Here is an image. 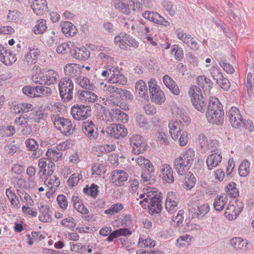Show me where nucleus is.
<instances>
[{
	"label": "nucleus",
	"instance_id": "nucleus-1",
	"mask_svg": "<svg viewBox=\"0 0 254 254\" xmlns=\"http://www.w3.org/2000/svg\"><path fill=\"white\" fill-rule=\"evenodd\" d=\"M206 118L209 123L221 126L224 123V112L217 98L210 100L206 112Z\"/></svg>",
	"mask_w": 254,
	"mask_h": 254
},
{
	"label": "nucleus",
	"instance_id": "nucleus-2",
	"mask_svg": "<svg viewBox=\"0 0 254 254\" xmlns=\"http://www.w3.org/2000/svg\"><path fill=\"white\" fill-rule=\"evenodd\" d=\"M162 196L160 192L152 190L146 193V197L144 201L148 203L149 212L152 215L158 214L162 209Z\"/></svg>",
	"mask_w": 254,
	"mask_h": 254
},
{
	"label": "nucleus",
	"instance_id": "nucleus-3",
	"mask_svg": "<svg viewBox=\"0 0 254 254\" xmlns=\"http://www.w3.org/2000/svg\"><path fill=\"white\" fill-rule=\"evenodd\" d=\"M51 119L55 127L64 135L70 134L75 129V125L69 119L61 117L58 113L54 112L51 115Z\"/></svg>",
	"mask_w": 254,
	"mask_h": 254
},
{
	"label": "nucleus",
	"instance_id": "nucleus-4",
	"mask_svg": "<svg viewBox=\"0 0 254 254\" xmlns=\"http://www.w3.org/2000/svg\"><path fill=\"white\" fill-rule=\"evenodd\" d=\"M189 94L194 107L197 111L204 112L206 110L207 102L203 96L202 92L196 85H192L189 88Z\"/></svg>",
	"mask_w": 254,
	"mask_h": 254
},
{
	"label": "nucleus",
	"instance_id": "nucleus-5",
	"mask_svg": "<svg viewBox=\"0 0 254 254\" xmlns=\"http://www.w3.org/2000/svg\"><path fill=\"white\" fill-rule=\"evenodd\" d=\"M13 110V112L18 114L31 112L29 116L37 122H39L40 119L45 118L46 116L41 111H36L34 109L32 104L27 103H20L14 105Z\"/></svg>",
	"mask_w": 254,
	"mask_h": 254
},
{
	"label": "nucleus",
	"instance_id": "nucleus-6",
	"mask_svg": "<svg viewBox=\"0 0 254 254\" xmlns=\"http://www.w3.org/2000/svg\"><path fill=\"white\" fill-rule=\"evenodd\" d=\"M60 95L64 102L71 100L73 97L74 85L69 77H64L61 79L59 83Z\"/></svg>",
	"mask_w": 254,
	"mask_h": 254
},
{
	"label": "nucleus",
	"instance_id": "nucleus-7",
	"mask_svg": "<svg viewBox=\"0 0 254 254\" xmlns=\"http://www.w3.org/2000/svg\"><path fill=\"white\" fill-rule=\"evenodd\" d=\"M198 142L202 152H206L210 150L211 153L221 152L218 149V144L216 140L210 139L207 140V137L204 134H200L198 137Z\"/></svg>",
	"mask_w": 254,
	"mask_h": 254
},
{
	"label": "nucleus",
	"instance_id": "nucleus-8",
	"mask_svg": "<svg viewBox=\"0 0 254 254\" xmlns=\"http://www.w3.org/2000/svg\"><path fill=\"white\" fill-rule=\"evenodd\" d=\"M243 208V204L239 200L230 202L228 205L224 215L230 220L235 219L242 211Z\"/></svg>",
	"mask_w": 254,
	"mask_h": 254
},
{
	"label": "nucleus",
	"instance_id": "nucleus-9",
	"mask_svg": "<svg viewBox=\"0 0 254 254\" xmlns=\"http://www.w3.org/2000/svg\"><path fill=\"white\" fill-rule=\"evenodd\" d=\"M39 171L38 173L40 179L43 180L42 176H50L53 173L55 167L54 162L50 159L46 158H41L39 159L38 162Z\"/></svg>",
	"mask_w": 254,
	"mask_h": 254
},
{
	"label": "nucleus",
	"instance_id": "nucleus-10",
	"mask_svg": "<svg viewBox=\"0 0 254 254\" xmlns=\"http://www.w3.org/2000/svg\"><path fill=\"white\" fill-rule=\"evenodd\" d=\"M106 132L115 138L124 137L127 134V130L121 124H112L107 127Z\"/></svg>",
	"mask_w": 254,
	"mask_h": 254
},
{
	"label": "nucleus",
	"instance_id": "nucleus-11",
	"mask_svg": "<svg viewBox=\"0 0 254 254\" xmlns=\"http://www.w3.org/2000/svg\"><path fill=\"white\" fill-rule=\"evenodd\" d=\"M176 33L178 38L186 44L191 50L196 51L199 49V45L197 41L190 34L180 30H176Z\"/></svg>",
	"mask_w": 254,
	"mask_h": 254
},
{
	"label": "nucleus",
	"instance_id": "nucleus-12",
	"mask_svg": "<svg viewBox=\"0 0 254 254\" xmlns=\"http://www.w3.org/2000/svg\"><path fill=\"white\" fill-rule=\"evenodd\" d=\"M91 111L89 106L85 105L74 106L71 108V114L76 120H84L88 117V113Z\"/></svg>",
	"mask_w": 254,
	"mask_h": 254
},
{
	"label": "nucleus",
	"instance_id": "nucleus-13",
	"mask_svg": "<svg viewBox=\"0 0 254 254\" xmlns=\"http://www.w3.org/2000/svg\"><path fill=\"white\" fill-rule=\"evenodd\" d=\"M40 53L38 49L29 48L28 51L24 54L22 59L24 65L30 66L35 64L37 63Z\"/></svg>",
	"mask_w": 254,
	"mask_h": 254
},
{
	"label": "nucleus",
	"instance_id": "nucleus-14",
	"mask_svg": "<svg viewBox=\"0 0 254 254\" xmlns=\"http://www.w3.org/2000/svg\"><path fill=\"white\" fill-rule=\"evenodd\" d=\"M82 129L84 134L90 140L94 141L97 138L98 136L97 127L92 122H84Z\"/></svg>",
	"mask_w": 254,
	"mask_h": 254
},
{
	"label": "nucleus",
	"instance_id": "nucleus-15",
	"mask_svg": "<svg viewBox=\"0 0 254 254\" xmlns=\"http://www.w3.org/2000/svg\"><path fill=\"white\" fill-rule=\"evenodd\" d=\"M130 144L132 147V152L135 154L143 153L145 150L146 144L143 142L139 135H133L130 138Z\"/></svg>",
	"mask_w": 254,
	"mask_h": 254
},
{
	"label": "nucleus",
	"instance_id": "nucleus-16",
	"mask_svg": "<svg viewBox=\"0 0 254 254\" xmlns=\"http://www.w3.org/2000/svg\"><path fill=\"white\" fill-rule=\"evenodd\" d=\"M229 121L234 128H238L243 124V119L238 109L235 107L231 108L228 113Z\"/></svg>",
	"mask_w": 254,
	"mask_h": 254
},
{
	"label": "nucleus",
	"instance_id": "nucleus-17",
	"mask_svg": "<svg viewBox=\"0 0 254 254\" xmlns=\"http://www.w3.org/2000/svg\"><path fill=\"white\" fill-rule=\"evenodd\" d=\"M159 177L164 183L172 184L174 182L173 171L169 164H163L161 165Z\"/></svg>",
	"mask_w": 254,
	"mask_h": 254
},
{
	"label": "nucleus",
	"instance_id": "nucleus-18",
	"mask_svg": "<svg viewBox=\"0 0 254 254\" xmlns=\"http://www.w3.org/2000/svg\"><path fill=\"white\" fill-rule=\"evenodd\" d=\"M210 207L208 203L191 207L189 211L193 218L202 219L209 211Z\"/></svg>",
	"mask_w": 254,
	"mask_h": 254
},
{
	"label": "nucleus",
	"instance_id": "nucleus-19",
	"mask_svg": "<svg viewBox=\"0 0 254 254\" xmlns=\"http://www.w3.org/2000/svg\"><path fill=\"white\" fill-rule=\"evenodd\" d=\"M25 144L27 149L33 152L31 155V158L37 159L40 157L42 154V151L39 148V144L37 141L33 138H30L25 140Z\"/></svg>",
	"mask_w": 254,
	"mask_h": 254
},
{
	"label": "nucleus",
	"instance_id": "nucleus-20",
	"mask_svg": "<svg viewBox=\"0 0 254 254\" xmlns=\"http://www.w3.org/2000/svg\"><path fill=\"white\" fill-rule=\"evenodd\" d=\"M197 86L199 90L203 91L205 96L209 95L210 94V89L212 88L211 86V80L204 76H199L196 78Z\"/></svg>",
	"mask_w": 254,
	"mask_h": 254
},
{
	"label": "nucleus",
	"instance_id": "nucleus-21",
	"mask_svg": "<svg viewBox=\"0 0 254 254\" xmlns=\"http://www.w3.org/2000/svg\"><path fill=\"white\" fill-rule=\"evenodd\" d=\"M169 133L172 139L177 140L179 134L182 132L184 128V125L181 121H172L169 123Z\"/></svg>",
	"mask_w": 254,
	"mask_h": 254
},
{
	"label": "nucleus",
	"instance_id": "nucleus-22",
	"mask_svg": "<svg viewBox=\"0 0 254 254\" xmlns=\"http://www.w3.org/2000/svg\"><path fill=\"white\" fill-rule=\"evenodd\" d=\"M110 120L113 122L120 121L123 123L128 120V115L118 108L112 109L108 112Z\"/></svg>",
	"mask_w": 254,
	"mask_h": 254
},
{
	"label": "nucleus",
	"instance_id": "nucleus-23",
	"mask_svg": "<svg viewBox=\"0 0 254 254\" xmlns=\"http://www.w3.org/2000/svg\"><path fill=\"white\" fill-rule=\"evenodd\" d=\"M128 174L122 170H115L112 173V181L117 186H121L127 181Z\"/></svg>",
	"mask_w": 254,
	"mask_h": 254
},
{
	"label": "nucleus",
	"instance_id": "nucleus-24",
	"mask_svg": "<svg viewBox=\"0 0 254 254\" xmlns=\"http://www.w3.org/2000/svg\"><path fill=\"white\" fill-rule=\"evenodd\" d=\"M71 56L79 60L85 61L87 60L90 55V53L84 47H75L70 50Z\"/></svg>",
	"mask_w": 254,
	"mask_h": 254
},
{
	"label": "nucleus",
	"instance_id": "nucleus-25",
	"mask_svg": "<svg viewBox=\"0 0 254 254\" xmlns=\"http://www.w3.org/2000/svg\"><path fill=\"white\" fill-rule=\"evenodd\" d=\"M97 98V95L91 91L83 90L78 91V98L83 103H93Z\"/></svg>",
	"mask_w": 254,
	"mask_h": 254
},
{
	"label": "nucleus",
	"instance_id": "nucleus-26",
	"mask_svg": "<svg viewBox=\"0 0 254 254\" xmlns=\"http://www.w3.org/2000/svg\"><path fill=\"white\" fill-rule=\"evenodd\" d=\"M109 81L110 83H119L121 85H125L127 82V78L116 67L113 70V73L111 74Z\"/></svg>",
	"mask_w": 254,
	"mask_h": 254
},
{
	"label": "nucleus",
	"instance_id": "nucleus-27",
	"mask_svg": "<svg viewBox=\"0 0 254 254\" xmlns=\"http://www.w3.org/2000/svg\"><path fill=\"white\" fill-rule=\"evenodd\" d=\"M222 161L221 152L213 153L207 158L206 164L209 170H212L217 166Z\"/></svg>",
	"mask_w": 254,
	"mask_h": 254
},
{
	"label": "nucleus",
	"instance_id": "nucleus-28",
	"mask_svg": "<svg viewBox=\"0 0 254 254\" xmlns=\"http://www.w3.org/2000/svg\"><path fill=\"white\" fill-rule=\"evenodd\" d=\"M31 8L36 15H42L47 9L46 0H33L31 4Z\"/></svg>",
	"mask_w": 254,
	"mask_h": 254
},
{
	"label": "nucleus",
	"instance_id": "nucleus-29",
	"mask_svg": "<svg viewBox=\"0 0 254 254\" xmlns=\"http://www.w3.org/2000/svg\"><path fill=\"white\" fill-rule=\"evenodd\" d=\"M64 72L69 76L78 77L80 74L79 65L76 64H67L64 67Z\"/></svg>",
	"mask_w": 254,
	"mask_h": 254
},
{
	"label": "nucleus",
	"instance_id": "nucleus-30",
	"mask_svg": "<svg viewBox=\"0 0 254 254\" xmlns=\"http://www.w3.org/2000/svg\"><path fill=\"white\" fill-rule=\"evenodd\" d=\"M163 81L165 86L173 94L178 95L180 94V91L178 86L170 76H164Z\"/></svg>",
	"mask_w": 254,
	"mask_h": 254
},
{
	"label": "nucleus",
	"instance_id": "nucleus-31",
	"mask_svg": "<svg viewBox=\"0 0 254 254\" xmlns=\"http://www.w3.org/2000/svg\"><path fill=\"white\" fill-rule=\"evenodd\" d=\"M16 60V54L10 50H5L0 54V61L5 65H11Z\"/></svg>",
	"mask_w": 254,
	"mask_h": 254
},
{
	"label": "nucleus",
	"instance_id": "nucleus-32",
	"mask_svg": "<svg viewBox=\"0 0 254 254\" xmlns=\"http://www.w3.org/2000/svg\"><path fill=\"white\" fill-rule=\"evenodd\" d=\"M135 90L136 93L139 95L140 98L148 99L147 87L145 82L143 80H139L135 85Z\"/></svg>",
	"mask_w": 254,
	"mask_h": 254
},
{
	"label": "nucleus",
	"instance_id": "nucleus-33",
	"mask_svg": "<svg viewBox=\"0 0 254 254\" xmlns=\"http://www.w3.org/2000/svg\"><path fill=\"white\" fill-rule=\"evenodd\" d=\"M61 30L66 36H73L76 33L77 29L75 26L69 21H64L61 23Z\"/></svg>",
	"mask_w": 254,
	"mask_h": 254
},
{
	"label": "nucleus",
	"instance_id": "nucleus-34",
	"mask_svg": "<svg viewBox=\"0 0 254 254\" xmlns=\"http://www.w3.org/2000/svg\"><path fill=\"white\" fill-rule=\"evenodd\" d=\"M45 184L49 187L50 191L54 193L60 186V179L55 176H48L45 181Z\"/></svg>",
	"mask_w": 254,
	"mask_h": 254
},
{
	"label": "nucleus",
	"instance_id": "nucleus-35",
	"mask_svg": "<svg viewBox=\"0 0 254 254\" xmlns=\"http://www.w3.org/2000/svg\"><path fill=\"white\" fill-rule=\"evenodd\" d=\"M194 151L192 149H189L184 153L182 154L179 157L178 159H180V160L183 161V163H185L190 168L191 166L193 159L194 158Z\"/></svg>",
	"mask_w": 254,
	"mask_h": 254
},
{
	"label": "nucleus",
	"instance_id": "nucleus-36",
	"mask_svg": "<svg viewBox=\"0 0 254 254\" xmlns=\"http://www.w3.org/2000/svg\"><path fill=\"white\" fill-rule=\"evenodd\" d=\"M231 246L236 250H246L248 248L247 240H244L240 237L232 238L230 241Z\"/></svg>",
	"mask_w": 254,
	"mask_h": 254
},
{
	"label": "nucleus",
	"instance_id": "nucleus-37",
	"mask_svg": "<svg viewBox=\"0 0 254 254\" xmlns=\"http://www.w3.org/2000/svg\"><path fill=\"white\" fill-rule=\"evenodd\" d=\"M142 15L145 19L155 23H162V21L164 20V18L159 14L153 11H144Z\"/></svg>",
	"mask_w": 254,
	"mask_h": 254
},
{
	"label": "nucleus",
	"instance_id": "nucleus-38",
	"mask_svg": "<svg viewBox=\"0 0 254 254\" xmlns=\"http://www.w3.org/2000/svg\"><path fill=\"white\" fill-rule=\"evenodd\" d=\"M135 160L136 163L141 167L147 170L149 172H154V167L149 160L142 156L132 158V160Z\"/></svg>",
	"mask_w": 254,
	"mask_h": 254
},
{
	"label": "nucleus",
	"instance_id": "nucleus-39",
	"mask_svg": "<svg viewBox=\"0 0 254 254\" xmlns=\"http://www.w3.org/2000/svg\"><path fill=\"white\" fill-rule=\"evenodd\" d=\"M76 83L82 88L86 90H93L95 88L94 84L86 77L78 76L76 78Z\"/></svg>",
	"mask_w": 254,
	"mask_h": 254
},
{
	"label": "nucleus",
	"instance_id": "nucleus-40",
	"mask_svg": "<svg viewBox=\"0 0 254 254\" xmlns=\"http://www.w3.org/2000/svg\"><path fill=\"white\" fill-rule=\"evenodd\" d=\"M185 164L183 163V161L180 160V159L177 158L175 159L174 166L179 175H185L186 172L190 169V167Z\"/></svg>",
	"mask_w": 254,
	"mask_h": 254
},
{
	"label": "nucleus",
	"instance_id": "nucleus-41",
	"mask_svg": "<svg viewBox=\"0 0 254 254\" xmlns=\"http://www.w3.org/2000/svg\"><path fill=\"white\" fill-rule=\"evenodd\" d=\"M58 74L53 70H49L44 72V84L50 85L54 84L57 79Z\"/></svg>",
	"mask_w": 254,
	"mask_h": 254
},
{
	"label": "nucleus",
	"instance_id": "nucleus-42",
	"mask_svg": "<svg viewBox=\"0 0 254 254\" xmlns=\"http://www.w3.org/2000/svg\"><path fill=\"white\" fill-rule=\"evenodd\" d=\"M227 200L226 197H224V196H217L214 200V208L217 211H222L227 203Z\"/></svg>",
	"mask_w": 254,
	"mask_h": 254
},
{
	"label": "nucleus",
	"instance_id": "nucleus-43",
	"mask_svg": "<svg viewBox=\"0 0 254 254\" xmlns=\"http://www.w3.org/2000/svg\"><path fill=\"white\" fill-rule=\"evenodd\" d=\"M196 179L194 176L190 172H189L187 177H185L183 181V187L187 190H190L192 189L195 184Z\"/></svg>",
	"mask_w": 254,
	"mask_h": 254
},
{
	"label": "nucleus",
	"instance_id": "nucleus-44",
	"mask_svg": "<svg viewBox=\"0 0 254 254\" xmlns=\"http://www.w3.org/2000/svg\"><path fill=\"white\" fill-rule=\"evenodd\" d=\"M47 29L46 21L41 19L37 20L35 26L33 28V32L35 34H42Z\"/></svg>",
	"mask_w": 254,
	"mask_h": 254
},
{
	"label": "nucleus",
	"instance_id": "nucleus-45",
	"mask_svg": "<svg viewBox=\"0 0 254 254\" xmlns=\"http://www.w3.org/2000/svg\"><path fill=\"white\" fill-rule=\"evenodd\" d=\"M250 172V163L244 160L241 163L239 167V174L242 177L247 176Z\"/></svg>",
	"mask_w": 254,
	"mask_h": 254
},
{
	"label": "nucleus",
	"instance_id": "nucleus-46",
	"mask_svg": "<svg viewBox=\"0 0 254 254\" xmlns=\"http://www.w3.org/2000/svg\"><path fill=\"white\" fill-rule=\"evenodd\" d=\"M150 94L152 101L157 104H161L165 100L164 94L160 88L156 90L154 92H151Z\"/></svg>",
	"mask_w": 254,
	"mask_h": 254
},
{
	"label": "nucleus",
	"instance_id": "nucleus-47",
	"mask_svg": "<svg viewBox=\"0 0 254 254\" xmlns=\"http://www.w3.org/2000/svg\"><path fill=\"white\" fill-rule=\"evenodd\" d=\"M41 214L39 216V220L43 222H50L52 221L50 211L47 207H42L41 209Z\"/></svg>",
	"mask_w": 254,
	"mask_h": 254
},
{
	"label": "nucleus",
	"instance_id": "nucleus-48",
	"mask_svg": "<svg viewBox=\"0 0 254 254\" xmlns=\"http://www.w3.org/2000/svg\"><path fill=\"white\" fill-rule=\"evenodd\" d=\"M81 171L80 173H74L70 176L67 181V184L69 187L72 188L78 184L80 179L82 178Z\"/></svg>",
	"mask_w": 254,
	"mask_h": 254
},
{
	"label": "nucleus",
	"instance_id": "nucleus-49",
	"mask_svg": "<svg viewBox=\"0 0 254 254\" xmlns=\"http://www.w3.org/2000/svg\"><path fill=\"white\" fill-rule=\"evenodd\" d=\"M46 155L49 158L56 162L61 160L63 157L62 152H58L56 150L52 148L48 150Z\"/></svg>",
	"mask_w": 254,
	"mask_h": 254
},
{
	"label": "nucleus",
	"instance_id": "nucleus-50",
	"mask_svg": "<svg viewBox=\"0 0 254 254\" xmlns=\"http://www.w3.org/2000/svg\"><path fill=\"white\" fill-rule=\"evenodd\" d=\"M44 40L47 45L52 46L57 42L58 38L55 31L48 32L44 37Z\"/></svg>",
	"mask_w": 254,
	"mask_h": 254
},
{
	"label": "nucleus",
	"instance_id": "nucleus-51",
	"mask_svg": "<svg viewBox=\"0 0 254 254\" xmlns=\"http://www.w3.org/2000/svg\"><path fill=\"white\" fill-rule=\"evenodd\" d=\"M236 184L234 182L229 183L226 188V191L231 197L236 198L239 195V191L236 188Z\"/></svg>",
	"mask_w": 254,
	"mask_h": 254
},
{
	"label": "nucleus",
	"instance_id": "nucleus-52",
	"mask_svg": "<svg viewBox=\"0 0 254 254\" xmlns=\"http://www.w3.org/2000/svg\"><path fill=\"white\" fill-rule=\"evenodd\" d=\"M32 120L33 119H31V117H28L27 115H20L19 117L15 119V123L17 125L23 127L31 123Z\"/></svg>",
	"mask_w": 254,
	"mask_h": 254
},
{
	"label": "nucleus",
	"instance_id": "nucleus-53",
	"mask_svg": "<svg viewBox=\"0 0 254 254\" xmlns=\"http://www.w3.org/2000/svg\"><path fill=\"white\" fill-rule=\"evenodd\" d=\"M5 193L11 205L14 207H17L19 204V200L15 194L10 189H7Z\"/></svg>",
	"mask_w": 254,
	"mask_h": 254
},
{
	"label": "nucleus",
	"instance_id": "nucleus-54",
	"mask_svg": "<svg viewBox=\"0 0 254 254\" xmlns=\"http://www.w3.org/2000/svg\"><path fill=\"white\" fill-rule=\"evenodd\" d=\"M123 208L124 206L121 203L114 204L110 208L105 211V213L110 215H114L115 213L119 212Z\"/></svg>",
	"mask_w": 254,
	"mask_h": 254
},
{
	"label": "nucleus",
	"instance_id": "nucleus-55",
	"mask_svg": "<svg viewBox=\"0 0 254 254\" xmlns=\"http://www.w3.org/2000/svg\"><path fill=\"white\" fill-rule=\"evenodd\" d=\"M83 192L88 195L95 197L98 193V186L92 184L89 188L86 186L83 189Z\"/></svg>",
	"mask_w": 254,
	"mask_h": 254
},
{
	"label": "nucleus",
	"instance_id": "nucleus-56",
	"mask_svg": "<svg viewBox=\"0 0 254 254\" xmlns=\"http://www.w3.org/2000/svg\"><path fill=\"white\" fill-rule=\"evenodd\" d=\"M0 132L2 136L9 137L14 134L15 129L12 126L3 127L0 129Z\"/></svg>",
	"mask_w": 254,
	"mask_h": 254
},
{
	"label": "nucleus",
	"instance_id": "nucleus-57",
	"mask_svg": "<svg viewBox=\"0 0 254 254\" xmlns=\"http://www.w3.org/2000/svg\"><path fill=\"white\" fill-rule=\"evenodd\" d=\"M138 244L141 248H144L147 247L152 248L155 246V243L154 241H152L150 238L144 239L142 238H140Z\"/></svg>",
	"mask_w": 254,
	"mask_h": 254
},
{
	"label": "nucleus",
	"instance_id": "nucleus-58",
	"mask_svg": "<svg viewBox=\"0 0 254 254\" xmlns=\"http://www.w3.org/2000/svg\"><path fill=\"white\" fill-rule=\"evenodd\" d=\"M44 71L36 72H35L32 77V81L35 83L44 84Z\"/></svg>",
	"mask_w": 254,
	"mask_h": 254
},
{
	"label": "nucleus",
	"instance_id": "nucleus-59",
	"mask_svg": "<svg viewBox=\"0 0 254 254\" xmlns=\"http://www.w3.org/2000/svg\"><path fill=\"white\" fill-rule=\"evenodd\" d=\"M171 51L174 53L175 59L178 61L181 60L184 57V53L182 48L177 45H173L171 48Z\"/></svg>",
	"mask_w": 254,
	"mask_h": 254
},
{
	"label": "nucleus",
	"instance_id": "nucleus-60",
	"mask_svg": "<svg viewBox=\"0 0 254 254\" xmlns=\"http://www.w3.org/2000/svg\"><path fill=\"white\" fill-rule=\"evenodd\" d=\"M57 201L60 207L64 210L67 208L68 206V201L66 197L64 195H59L57 198Z\"/></svg>",
	"mask_w": 254,
	"mask_h": 254
},
{
	"label": "nucleus",
	"instance_id": "nucleus-61",
	"mask_svg": "<svg viewBox=\"0 0 254 254\" xmlns=\"http://www.w3.org/2000/svg\"><path fill=\"white\" fill-rule=\"evenodd\" d=\"M136 124L137 126L142 127L145 126L147 121L145 117L140 114L137 113L135 115Z\"/></svg>",
	"mask_w": 254,
	"mask_h": 254
},
{
	"label": "nucleus",
	"instance_id": "nucleus-62",
	"mask_svg": "<svg viewBox=\"0 0 254 254\" xmlns=\"http://www.w3.org/2000/svg\"><path fill=\"white\" fill-rule=\"evenodd\" d=\"M157 138L160 144L167 145L169 143V139L168 135L163 131H159Z\"/></svg>",
	"mask_w": 254,
	"mask_h": 254
},
{
	"label": "nucleus",
	"instance_id": "nucleus-63",
	"mask_svg": "<svg viewBox=\"0 0 254 254\" xmlns=\"http://www.w3.org/2000/svg\"><path fill=\"white\" fill-rule=\"evenodd\" d=\"M92 174L97 175H102L106 172L105 167L103 164L95 165L92 168Z\"/></svg>",
	"mask_w": 254,
	"mask_h": 254
},
{
	"label": "nucleus",
	"instance_id": "nucleus-64",
	"mask_svg": "<svg viewBox=\"0 0 254 254\" xmlns=\"http://www.w3.org/2000/svg\"><path fill=\"white\" fill-rule=\"evenodd\" d=\"M178 139L180 146H185L187 145L188 142V133L185 131H182L180 134H179V137Z\"/></svg>",
	"mask_w": 254,
	"mask_h": 254
}]
</instances>
